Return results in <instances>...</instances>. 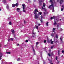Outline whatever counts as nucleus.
I'll use <instances>...</instances> for the list:
<instances>
[{
  "label": "nucleus",
  "mask_w": 64,
  "mask_h": 64,
  "mask_svg": "<svg viewBox=\"0 0 64 64\" xmlns=\"http://www.w3.org/2000/svg\"><path fill=\"white\" fill-rule=\"evenodd\" d=\"M38 9L36 10L35 9L34 10V14L35 15L34 16L35 19L38 18V16H37V15H36V14H37V13L36 12H38Z\"/></svg>",
  "instance_id": "nucleus-1"
},
{
  "label": "nucleus",
  "mask_w": 64,
  "mask_h": 64,
  "mask_svg": "<svg viewBox=\"0 0 64 64\" xmlns=\"http://www.w3.org/2000/svg\"><path fill=\"white\" fill-rule=\"evenodd\" d=\"M51 5H50L48 7V8L49 9H50L51 10H52V8H53L54 7V4H51Z\"/></svg>",
  "instance_id": "nucleus-2"
},
{
  "label": "nucleus",
  "mask_w": 64,
  "mask_h": 64,
  "mask_svg": "<svg viewBox=\"0 0 64 64\" xmlns=\"http://www.w3.org/2000/svg\"><path fill=\"white\" fill-rule=\"evenodd\" d=\"M11 32H12V34H14L15 33V30H13V29L11 30Z\"/></svg>",
  "instance_id": "nucleus-3"
},
{
  "label": "nucleus",
  "mask_w": 64,
  "mask_h": 64,
  "mask_svg": "<svg viewBox=\"0 0 64 64\" xmlns=\"http://www.w3.org/2000/svg\"><path fill=\"white\" fill-rule=\"evenodd\" d=\"M6 8L8 10H9V6L8 5H7L6 6Z\"/></svg>",
  "instance_id": "nucleus-4"
},
{
  "label": "nucleus",
  "mask_w": 64,
  "mask_h": 64,
  "mask_svg": "<svg viewBox=\"0 0 64 64\" xmlns=\"http://www.w3.org/2000/svg\"><path fill=\"white\" fill-rule=\"evenodd\" d=\"M19 10H20V9L19 8H17L16 9V11L17 12H19Z\"/></svg>",
  "instance_id": "nucleus-5"
},
{
  "label": "nucleus",
  "mask_w": 64,
  "mask_h": 64,
  "mask_svg": "<svg viewBox=\"0 0 64 64\" xmlns=\"http://www.w3.org/2000/svg\"><path fill=\"white\" fill-rule=\"evenodd\" d=\"M2 2H3V3H5L6 2V0H3Z\"/></svg>",
  "instance_id": "nucleus-6"
},
{
  "label": "nucleus",
  "mask_w": 64,
  "mask_h": 64,
  "mask_svg": "<svg viewBox=\"0 0 64 64\" xmlns=\"http://www.w3.org/2000/svg\"><path fill=\"white\" fill-rule=\"evenodd\" d=\"M63 2V0H61L60 1V4H62V2Z\"/></svg>",
  "instance_id": "nucleus-7"
},
{
  "label": "nucleus",
  "mask_w": 64,
  "mask_h": 64,
  "mask_svg": "<svg viewBox=\"0 0 64 64\" xmlns=\"http://www.w3.org/2000/svg\"><path fill=\"white\" fill-rule=\"evenodd\" d=\"M50 2H52V4H53V0H50Z\"/></svg>",
  "instance_id": "nucleus-8"
},
{
  "label": "nucleus",
  "mask_w": 64,
  "mask_h": 64,
  "mask_svg": "<svg viewBox=\"0 0 64 64\" xmlns=\"http://www.w3.org/2000/svg\"><path fill=\"white\" fill-rule=\"evenodd\" d=\"M12 7H15V4H13L12 5Z\"/></svg>",
  "instance_id": "nucleus-9"
},
{
  "label": "nucleus",
  "mask_w": 64,
  "mask_h": 64,
  "mask_svg": "<svg viewBox=\"0 0 64 64\" xmlns=\"http://www.w3.org/2000/svg\"><path fill=\"white\" fill-rule=\"evenodd\" d=\"M48 43H50V40H48Z\"/></svg>",
  "instance_id": "nucleus-10"
},
{
  "label": "nucleus",
  "mask_w": 64,
  "mask_h": 64,
  "mask_svg": "<svg viewBox=\"0 0 64 64\" xmlns=\"http://www.w3.org/2000/svg\"><path fill=\"white\" fill-rule=\"evenodd\" d=\"M2 55H3V54L2 53H0V56H2Z\"/></svg>",
  "instance_id": "nucleus-11"
},
{
  "label": "nucleus",
  "mask_w": 64,
  "mask_h": 64,
  "mask_svg": "<svg viewBox=\"0 0 64 64\" xmlns=\"http://www.w3.org/2000/svg\"><path fill=\"white\" fill-rule=\"evenodd\" d=\"M43 4V5H43V7H45L46 6V4H45V3H44Z\"/></svg>",
  "instance_id": "nucleus-12"
},
{
  "label": "nucleus",
  "mask_w": 64,
  "mask_h": 64,
  "mask_svg": "<svg viewBox=\"0 0 64 64\" xmlns=\"http://www.w3.org/2000/svg\"><path fill=\"white\" fill-rule=\"evenodd\" d=\"M42 12H39L38 14H39L40 15H42Z\"/></svg>",
  "instance_id": "nucleus-13"
},
{
  "label": "nucleus",
  "mask_w": 64,
  "mask_h": 64,
  "mask_svg": "<svg viewBox=\"0 0 64 64\" xmlns=\"http://www.w3.org/2000/svg\"><path fill=\"white\" fill-rule=\"evenodd\" d=\"M48 56H49V57H51V54L50 53H48Z\"/></svg>",
  "instance_id": "nucleus-14"
},
{
  "label": "nucleus",
  "mask_w": 64,
  "mask_h": 64,
  "mask_svg": "<svg viewBox=\"0 0 64 64\" xmlns=\"http://www.w3.org/2000/svg\"><path fill=\"white\" fill-rule=\"evenodd\" d=\"M59 24H58L57 25V29H58V28H59Z\"/></svg>",
  "instance_id": "nucleus-15"
},
{
  "label": "nucleus",
  "mask_w": 64,
  "mask_h": 64,
  "mask_svg": "<svg viewBox=\"0 0 64 64\" xmlns=\"http://www.w3.org/2000/svg\"><path fill=\"white\" fill-rule=\"evenodd\" d=\"M9 25H11V24H12V22H10L9 23Z\"/></svg>",
  "instance_id": "nucleus-16"
},
{
  "label": "nucleus",
  "mask_w": 64,
  "mask_h": 64,
  "mask_svg": "<svg viewBox=\"0 0 64 64\" xmlns=\"http://www.w3.org/2000/svg\"><path fill=\"white\" fill-rule=\"evenodd\" d=\"M49 23V22H48L46 23V25L47 26H48V24Z\"/></svg>",
  "instance_id": "nucleus-17"
},
{
  "label": "nucleus",
  "mask_w": 64,
  "mask_h": 64,
  "mask_svg": "<svg viewBox=\"0 0 64 64\" xmlns=\"http://www.w3.org/2000/svg\"><path fill=\"white\" fill-rule=\"evenodd\" d=\"M56 38H58V36L57 35H56Z\"/></svg>",
  "instance_id": "nucleus-18"
},
{
  "label": "nucleus",
  "mask_w": 64,
  "mask_h": 64,
  "mask_svg": "<svg viewBox=\"0 0 64 64\" xmlns=\"http://www.w3.org/2000/svg\"><path fill=\"white\" fill-rule=\"evenodd\" d=\"M36 29L37 30H38V26H36Z\"/></svg>",
  "instance_id": "nucleus-19"
},
{
  "label": "nucleus",
  "mask_w": 64,
  "mask_h": 64,
  "mask_svg": "<svg viewBox=\"0 0 64 64\" xmlns=\"http://www.w3.org/2000/svg\"><path fill=\"white\" fill-rule=\"evenodd\" d=\"M60 40L62 41V42H63V41H62V38H60Z\"/></svg>",
  "instance_id": "nucleus-20"
},
{
  "label": "nucleus",
  "mask_w": 64,
  "mask_h": 64,
  "mask_svg": "<svg viewBox=\"0 0 64 64\" xmlns=\"http://www.w3.org/2000/svg\"><path fill=\"white\" fill-rule=\"evenodd\" d=\"M15 5L16 6H18V3H16V4Z\"/></svg>",
  "instance_id": "nucleus-21"
},
{
  "label": "nucleus",
  "mask_w": 64,
  "mask_h": 64,
  "mask_svg": "<svg viewBox=\"0 0 64 64\" xmlns=\"http://www.w3.org/2000/svg\"><path fill=\"white\" fill-rule=\"evenodd\" d=\"M53 12H54V7H53Z\"/></svg>",
  "instance_id": "nucleus-22"
},
{
  "label": "nucleus",
  "mask_w": 64,
  "mask_h": 64,
  "mask_svg": "<svg viewBox=\"0 0 64 64\" xmlns=\"http://www.w3.org/2000/svg\"><path fill=\"white\" fill-rule=\"evenodd\" d=\"M56 24H57V22H54V25H55Z\"/></svg>",
  "instance_id": "nucleus-23"
},
{
  "label": "nucleus",
  "mask_w": 64,
  "mask_h": 64,
  "mask_svg": "<svg viewBox=\"0 0 64 64\" xmlns=\"http://www.w3.org/2000/svg\"><path fill=\"white\" fill-rule=\"evenodd\" d=\"M10 39L11 41H13V38H11Z\"/></svg>",
  "instance_id": "nucleus-24"
},
{
  "label": "nucleus",
  "mask_w": 64,
  "mask_h": 64,
  "mask_svg": "<svg viewBox=\"0 0 64 64\" xmlns=\"http://www.w3.org/2000/svg\"><path fill=\"white\" fill-rule=\"evenodd\" d=\"M42 10H43V9H45V8H43V7L42 6Z\"/></svg>",
  "instance_id": "nucleus-25"
},
{
  "label": "nucleus",
  "mask_w": 64,
  "mask_h": 64,
  "mask_svg": "<svg viewBox=\"0 0 64 64\" xmlns=\"http://www.w3.org/2000/svg\"><path fill=\"white\" fill-rule=\"evenodd\" d=\"M25 4H23L22 5V7H25Z\"/></svg>",
  "instance_id": "nucleus-26"
},
{
  "label": "nucleus",
  "mask_w": 64,
  "mask_h": 64,
  "mask_svg": "<svg viewBox=\"0 0 64 64\" xmlns=\"http://www.w3.org/2000/svg\"><path fill=\"white\" fill-rule=\"evenodd\" d=\"M10 53L11 52H6V53H7V54H10Z\"/></svg>",
  "instance_id": "nucleus-27"
},
{
  "label": "nucleus",
  "mask_w": 64,
  "mask_h": 64,
  "mask_svg": "<svg viewBox=\"0 0 64 64\" xmlns=\"http://www.w3.org/2000/svg\"><path fill=\"white\" fill-rule=\"evenodd\" d=\"M23 11L24 12H25V13L26 12V10H23Z\"/></svg>",
  "instance_id": "nucleus-28"
},
{
  "label": "nucleus",
  "mask_w": 64,
  "mask_h": 64,
  "mask_svg": "<svg viewBox=\"0 0 64 64\" xmlns=\"http://www.w3.org/2000/svg\"><path fill=\"white\" fill-rule=\"evenodd\" d=\"M39 2L41 3V2H42L43 1L42 0H40L39 1Z\"/></svg>",
  "instance_id": "nucleus-29"
},
{
  "label": "nucleus",
  "mask_w": 64,
  "mask_h": 64,
  "mask_svg": "<svg viewBox=\"0 0 64 64\" xmlns=\"http://www.w3.org/2000/svg\"><path fill=\"white\" fill-rule=\"evenodd\" d=\"M53 42H54L53 41L50 42L51 44H53Z\"/></svg>",
  "instance_id": "nucleus-30"
},
{
  "label": "nucleus",
  "mask_w": 64,
  "mask_h": 64,
  "mask_svg": "<svg viewBox=\"0 0 64 64\" xmlns=\"http://www.w3.org/2000/svg\"><path fill=\"white\" fill-rule=\"evenodd\" d=\"M44 43H46V40H44Z\"/></svg>",
  "instance_id": "nucleus-31"
},
{
  "label": "nucleus",
  "mask_w": 64,
  "mask_h": 64,
  "mask_svg": "<svg viewBox=\"0 0 64 64\" xmlns=\"http://www.w3.org/2000/svg\"><path fill=\"white\" fill-rule=\"evenodd\" d=\"M26 43H27V42H28V40H26Z\"/></svg>",
  "instance_id": "nucleus-32"
},
{
  "label": "nucleus",
  "mask_w": 64,
  "mask_h": 64,
  "mask_svg": "<svg viewBox=\"0 0 64 64\" xmlns=\"http://www.w3.org/2000/svg\"><path fill=\"white\" fill-rule=\"evenodd\" d=\"M58 59V58L57 57V56H56V60H57Z\"/></svg>",
  "instance_id": "nucleus-33"
},
{
  "label": "nucleus",
  "mask_w": 64,
  "mask_h": 64,
  "mask_svg": "<svg viewBox=\"0 0 64 64\" xmlns=\"http://www.w3.org/2000/svg\"><path fill=\"white\" fill-rule=\"evenodd\" d=\"M2 56H0V60H1L2 59Z\"/></svg>",
  "instance_id": "nucleus-34"
},
{
  "label": "nucleus",
  "mask_w": 64,
  "mask_h": 64,
  "mask_svg": "<svg viewBox=\"0 0 64 64\" xmlns=\"http://www.w3.org/2000/svg\"><path fill=\"white\" fill-rule=\"evenodd\" d=\"M52 18H53V19H55V17L54 16L52 17Z\"/></svg>",
  "instance_id": "nucleus-35"
},
{
  "label": "nucleus",
  "mask_w": 64,
  "mask_h": 64,
  "mask_svg": "<svg viewBox=\"0 0 64 64\" xmlns=\"http://www.w3.org/2000/svg\"><path fill=\"white\" fill-rule=\"evenodd\" d=\"M38 43H39V42H36V46L38 45Z\"/></svg>",
  "instance_id": "nucleus-36"
},
{
  "label": "nucleus",
  "mask_w": 64,
  "mask_h": 64,
  "mask_svg": "<svg viewBox=\"0 0 64 64\" xmlns=\"http://www.w3.org/2000/svg\"><path fill=\"white\" fill-rule=\"evenodd\" d=\"M24 24H26L27 23V22H26L25 20H24Z\"/></svg>",
  "instance_id": "nucleus-37"
},
{
  "label": "nucleus",
  "mask_w": 64,
  "mask_h": 64,
  "mask_svg": "<svg viewBox=\"0 0 64 64\" xmlns=\"http://www.w3.org/2000/svg\"><path fill=\"white\" fill-rule=\"evenodd\" d=\"M33 52H35V50H34V49L33 50Z\"/></svg>",
  "instance_id": "nucleus-38"
},
{
  "label": "nucleus",
  "mask_w": 64,
  "mask_h": 64,
  "mask_svg": "<svg viewBox=\"0 0 64 64\" xmlns=\"http://www.w3.org/2000/svg\"><path fill=\"white\" fill-rule=\"evenodd\" d=\"M40 3V5H42V3L41 2H39Z\"/></svg>",
  "instance_id": "nucleus-39"
},
{
  "label": "nucleus",
  "mask_w": 64,
  "mask_h": 64,
  "mask_svg": "<svg viewBox=\"0 0 64 64\" xmlns=\"http://www.w3.org/2000/svg\"><path fill=\"white\" fill-rule=\"evenodd\" d=\"M19 60H20V58H18V59L17 60V61H19Z\"/></svg>",
  "instance_id": "nucleus-40"
},
{
  "label": "nucleus",
  "mask_w": 64,
  "mask_h": 64,
  "mask_svg": "<svg viewBox=\"0 0 64 64\" xmlns=\"http://www.w3.org/2000/svg\"><path fill=\"white\" fill-rule=\"evenodd\" d=\"M32 34H34V35H35V33L34 32H32Z\"/></svg>",
  "instance_id": "nucleus-41"
},
{
  "label": "nucleus",
  "mask_w": 64,
  "mask_h": 64,
  "mask_svg": "<svg viewBox=\"0 0 64 64\" xmlns=\"http://www.w3.org/2000/svg\"><path fill=\"white\" fill-rule=\"evenodd\" d=\"M22 8L23 9V10H24V9H25V7H23Z\"/></svg>",
  "instance_id": "nucleus-42"
},
{
  "label": "nucleus",
  "mask_w": 64,
  "mask_h": 64,
  "mask_svg": "<svg viewBox=\"0 0 64 64\" xmlns=\"http://www.w3.org/2000/svg\"><path fill=\"white\" fill-rule=\"evenodd\" d=\"M50 42H52V39H51L50 40Z\"/></svg>",
  "instance_id": "nucleus-43"
},
{
  "label": "nucleus",
  "mask_w": 64,
  "mask_h": 64,
  "mask_svg": "<svg viewBox=\"0 0 64 64\" xmlns=\"http://www.w3.org/2000/svg\"><path fill=\"white\" fill-rule=\"evenodd\" d=\"M53 18L52 17H51V18H50V19L51 20H52V19H53Z\"/></svg>",
  "instance_id": "nucleus-44"
},
{
  "label": "nucleus",
  "mask_w": 64,
  "mask_h": 64,
  "mask_svg": "<svg viewBox=\"0 0 64 64\" xmlns=\"http://www.w3.org/2000/svg\"><path fill=\"white\" fill-rule=\"evenodd\" d=\"M63 8H61V11H63Z\"/></svg>",
  "instance_id": "nucleus-45"
},
{
  "label": "nucleus",
  "mask_w": 64,
  "mask_h": 64,
  "mask_svg": "<svg viewBox=\"0 0 64 64\" xmlns=\"http://www.w3.org/2000/svg\"><path fill=\"white\" fill-rule=\"evenodd\" d=\"M41 23H43V21L42 20H40Z\"/></svg>",
  "instance_id": "nucleus-46"
},
{
  "label": "nucleus",
  "mask_w": 64,
  "mask_h": 64,
  "mask_svg": "<svg viewBox=\"0 0 64 64\" xmlns=\"http://www.w3.org/2000/svg\"><path fill=\"white\" fill-rule=\"evenodd\" d=\"M53 48V46H51V48L52 49V48Z\"/></svg>",
  "instance_id": "nucleus-47"
},
{
  "label": "nucleus",
  "mask_w": 64,
  "mask_h": 64,
  "mask_svg": "<svg viewBox=\"0 0 64 64\" xmlns=\"http://www.w3.org/2000/svg\"><path fill=\"white\" fill-rule=\"evenodd\" d=\"M32 48L33 50V49H34V47H33V46H32Z\"/></svg>",
  "instance_id": "nucleus-48"
},
{
  "label": "nucleus",
  "mask_w": 64,
  "mask_h": 64,
  "mask_svg": "<svg viewBox=\"0 0 64 64\" xmlns=\"http://www.w3.org/2000/svg\"><path fill=\"white\" fill-rule=\"evenodd\" d=\"M38 25H39V26H40V25H41V24H38Z\"/></svg>",
  "instance_id": "nucleus-49"
},
{
  "label": "nucleus",
  "mask_w": 64,
  "mask_h": 64,
  "mask_svg": "<svg viewBox=\"0 0 64 64\" xmlns=\"http://www.w3.org/2000/svg\"><path fill=\"white\" fill-rule=\"evenodd\" d=\"M62 7H63V9H64V6L62 5Z\"/></svg>",
  "instance_id": "nucleus-50"
},
{
  "label": "nucleus",
  "mask_w": 64,
  "mask_h": 64,
  "mask_svg": "<svg viewBox=\"0 0 64 64\" xmlns=\"http://www.w3.org/2000/svg\"><path fill=\"white\" fill-rule=\"evenodd\" d=\"M51 55H53V53H52L51 54Z\"/></svg>",
  "instance_id": "nucleus-51"
},
{
  "label": "nucleus",
  "mask_w": 64,
  "mask_h": 64,
  "mask_svg": "<svg viewBox=\"0 0 64 64\" xmlns=\"http://www.w3.org/2000/svg\"><path fill=\"white\" fill-rule=\"evenodd\" d=\"M8 42H9V41H10V39H8Z\"/></svg>",
  "instance_id": "nucleus-52"
},
{
  "label": "nucleus",
  "mask_w": 64,
  "mask_h": 64,
  "mask_svg": "<svg viewBox=\"0 0 64 64\" xmlns=\"http://www.w3.org/2000/svg\"><path fill=\"white\" fill-rule=\"evenodd\" d=\"M8 20H10V18H8Z\"/></svg>",
  "instance_id": "nucleus-53"
},
{
  "label": "nucleus",
  "mask_w": 64,
  "mask_h": 64,
  "mask_svg": "<svg viewBox=\"0 0 64 64\" xmlns=\"http://www.w3.org/2000/svg\"><path fill=\"white\" fill-rule=\"evenodd\" d=\"M55 28H53V30H55Z\"/></svg>",
  "instance_id": "nucleus-54"
},
{
  "label": "nucleus",
  "mask_w": 64,
  "mask_h": 64,
  "mask_svg": "<svg viewBox=\"0 0 64 64\" xmlns=\"http://www.w3.org/2000/svg\"><path fill=\"white\" fill-rule=\"evenodd\" d=\"M44 14H46V12H44Z\"/></svg>",
  "instance_id": "nucleus-55"
},
{
  "label": "nucleus",
  "mask_w": 64,
  "mask_h": 64,
  "mask_svg": "<svg viewBox=\"0 0 64 64\" xmlns=\"http://www.w3.org/2000/svg\"><path fill=\"white\" fill-rule=\"evenodd\" d=\"M18 46H19V44H18Z\"/></svg>",
  "instance_id": "nucleus-56"
},
{
  "label": "nucleus",
  "mask_w": 64,
  "mask_h": 64,
  "mask_svg": "<svg viewBox=\"0 0 64 64\" xmlns=\"http://www.w3.org/2000/svg\"><path fill=\"white\" fill-rule=\"evenodd\" d=\"M40 17L41 18H42V16H40Z\"/></svg>",
  "instance_id": "nucleus-57"
},
{
  "label": "nucleus",
  "mask_w": 64,
  "mask_h": 64,
  "mask_svg": "<svg viewBox=\"0 0 64 64\" xmlns=\"http://www.w3.org/2000/svg\"><path fill=\"white\" fill-rule=\"evenodd\" d=\"M34 52V55H35V52Z\"/></svg>",
  "instance_id": "nucleus-58"
},
{
  "label": "nucleus",
  "mask_w": 64,
  "mask_h": 64,
  "mask_svg": "<svg viewBox=\"0 0 64 64\" xmlns=\"http://www.w3.org/2000/svg\"><path fill=\"white\" fill-rule=\"evenodd\" d=\"M34 2H36V0H34Z\"/></svg>",
  "instance_id": "nucleus-59"
},
{
  "label": "nucleus",
  "mask_w": 64,
  "mask_h": 64,
  "mask_svg": "<svg viewBox=\"0 0 64 64\" xmlns=\"http://www.w3.org/2000/svg\"><path fill=\"white\" fill-rule=\"evenodd\" d=\"M59 50H58V54H59Z\"/></svg>",
  "instance_id": "nucleus-60"
},
{
  "label": "nucleus",
  "mask_w": 64,
  "mask_h": 64,
  "mask_svg": "<svg viewBox=\"0 0 64 64\" xmlns=\"http://www.w3.org/2000/svg\"><path fill=\"white\" fill-rule=\"evenodd\" d=\"M5 46V47H6V46H7V45H5V46Z\"/></svg>",
  "instance_id": "nucleus-61"
},
{
  "label": "nucleus",
  "mask_w": 64,
  "mask_h": 64,
  "mask_svg": "<svg viewBox=\"0 0 64 64\" xmlns=\"http://www.w3.org/2000/svg\"><path fill=\"white\" fill-rule=\"evenodd\" d=\"M52 61H50V63H52Z\"/></svg>",
  "instance_id": "nucleus-62"
},
{
  "label": "nucleus",
  "mask_w": 64,
  "mask_h": 64,
  "mask_svg": "<svg viewBox=\"0 0 64 64\" xmlns=\"http://www.w3.org/2000/svg\"><path fill=\"white\" fill-rule=\"evenodd\" d=\"M36 64H39V62H38V63H37Z\"/></svg>",
  "instance_id": "nucleus-63"
},
{
  "label": "nucleus",
  "mask_w": 64,
  "mask_h": 64,
  "mask_svg": "<svg viewBox=\"0 0 64 64\" xmlns=\"http://www.w3.org/2000/svg\"><path fill=\"white\" fill-rule=\"evenodd\" d=\"M50 64H53V63H52Z\"/></svg>",
  "instance_id": "nucleus-64"
}]
</instances>
